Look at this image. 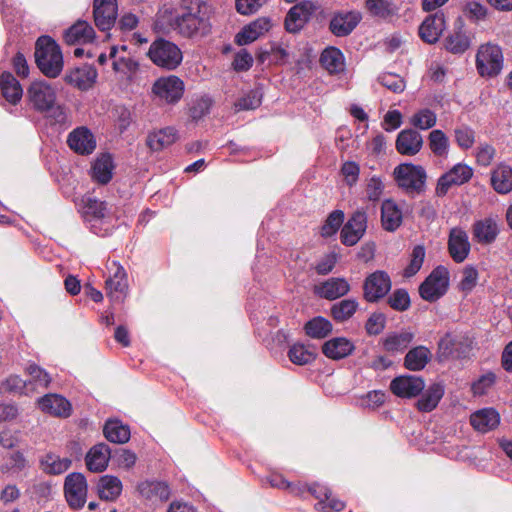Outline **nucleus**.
<instances>
[{
    "label": "nucleus",
    "mask_w": 512,
    "mask_h": 512,
    "mask_svg": "<svg viewBox=\"0 0 512 512\" xmlns=\"http://www.w3.org/2000/svg\"><path fill=\"white\" fill-rule=\"evenodd\" d=\"M175 29L188 38L207 35L211 30L208 5L203 0H181Z\"/></svg>",
    "instance_id": "f257e3e1"
},
{
    "label": "nucleus",
    "mask_w": 512,
    "mask_h": 512,
    "mask_svg": "<svg viewBox=\"0 0 512 512\" xmlns=\"http://www.w3.org/2000/svg\"><path fill=\"white\" fill-rule=\"evenodd\" d=\"M27 98L33 109L56 123H62L66 119L64 107L57 103L56 89L48 82L33 81L27 89Z\"/></svg>",
    "instance_id": "f03ea898"
},
{
    "label": "nucleus",
    "mask_w": 512,
    "mask_h": 512,
    "mask_svg": "<svg viewBox=\"0 0 512 512\" xmlns=\"http://www.w3.org/2000/svg\"><path fill=\"white\" fill-rule=\"evenodd\" d=\"M35 63L43 75L58 77L63 70V54L58 43L48 35L40 36L35 43Z\"/></svg>",
    "instance_id": "7ed1b4c3"
},
{
    "label": "nucleus",
    "mask_w": 512,
    "mask_h": 512,
    "mask_svg": "<svg viewBox=\"0 0 512 512\" xmlns=\"http://www.w3.org/2000/svg\"><path fill=\"white\" fill-rule=\"evenodd\" d=\"M473 340L466 334L447 332L437 344L439 362L468 358L472 351Z\"/></svg>",
    "instance_id": "20e7f679"
},
{
    "label": "nucleus",
    "mask_w": 512,
    "mask_h": 512,
    "mask_svg": "<svg viewBox=\"0 0 512 512\" xmlns=\"http://www.w3.org/2000/svg\"><path fill=\"white\" fill-rule=\"evenodd\" d=\"M503 52L499 45L488 42L479 46L476 54V69L482 77H496L503 69Z\"/></svg>",
    "instance_id": "39448f33"
},
{
    "label": "nucleus",
    "mask_w": 512,
    "mask_h": 512,
    "mask_svg": "<svg viewBox=\"0 0 512 512\" xmlns=\"http://www.w3.org/2000/svg\"><path fill=\"white\" fill-rule=\"evenodd\" d=\"M150 60L158 67L174 70L182 62V52L179 47L163 38L156 39L147 53Z\"/></svg>",
    "instance_id": "423d86ee"
},
{
    "label": "nucleus",
    "mask_w": 512,
    "mask_h": 512,
    "mask_svg": "<svg viewBox=\"0 0 512 512\" xmlns=\"http://www.w3.org/2000/svg\"><path fill=\"white\" fill-rule=\"evenodd\" d=\"M449 288V271L444 266L432 270L419 286L420 297L430 303L444 296Z\"/></svg>",
    "instance_id": "0eeeda50"
},
{
    "label": "nucleus",
    "mask_w": 512,
    "mask_h": 512,
    "mask_svg": "<svg viewBox=\"0 0 512 512\" xmlns=\"http://www.w3.org/2000/svg\"><path fill=\"white\" fill-rule=\"evenodd\" d=\"M394 176L399 187L408 193H421L425 189L426 172L420 165L400 164L394 169Z\"/></svg>",
    "instance_id": "6e6552de"
},
{
    "label": "nucleus",
    "mask_w": 512,
    "mask_h": 512,
    "mask_svg": "<svg viewBox=\"0 0 512 512\" xmlns=\"http://www.w3.org/2000/svg\"><path fill=\"white\" fill-rule=\"evenodd\" d=\"M64 496L71 509L84 507L87 500L88 485L85 476L79 472L68 474L64 481Z\"/></svg>",
    "instance_id": "1a4fd4ad"
},
{
    "label": "nucleus",
    "mask_w": 512,
    "mask_h": 512,
    "mask_svg": "<svg viewBox=\"0 0 512 512\" xmlns=\"http://www.w3.org/2000/svg\"><path fill=\"white\" fill-rule=\"evenodd\" d=\"M392 281L387 272L377 270L369 274L363 282V298L368 303H377L391 290Z\"/></svg>",
    "instance_id": "9d476101"
},
{
    "label": "nucleus",
    "mask_w": 512,
    "mask_h": 512,
    "mask_svg": "<svg viewBox=\"0 0 512 512\" xmlns=\"http://www.w3.org/2000/svg\"><path fill=\"white\" fill-rule=\"evenodd\" d=\"M185 91L184 82L175 75L158 78L153 86V94L166 104H176L183 97Z\"/></svg>",
    "instance_id": "9b49d317"
},
{
    "label": "nucleus",
    "mask_w": 512,
    "mask_h": 512,
    "mask_svg": "<svg viewBox=\"0 0 512 512\" xmlns=\"http://www.w3.org/2000/svg\"><path fill=\"white\" fill-rule=\"evenodd\" d=\"M317 6L310 0H303L290 8L285 17V29L289 33H298L310 21Z\"/></svg>",
    "instance_id": "f8f14e48"
},
{
    "label": "nucleus",
    "mask_w": 512,
    "mask_h": 512,
    "mask_svg": "<svg viewBox=\"0 0 512 512\" xmlns=\"http://www.w3.org/2000/svg\"><path fill=\"white\" fill-rule=\"evenodd\" d=\"M136 491L139 497L153 505L167 502L171 495L169 484L157 479H146L138 482Z\"/></svg>",
    "instance_id": "ddd939ff"
},
{
    "label": "nucleus",
    "mask_w": 512,
    "mask_h": 512,
    "mask_svg": "<svg viewBox=\"0 0 512 512\" xmlns=\"http://www.w3.org/2000/svg\"><path fill=\"white\" fill-rule=\"evenodd\" d=\"M473 176V170L466 164L458 163L448 172L440 176L435 193L438 197L445 196L452 186H460L467 183Z\"/></svg>",
    "instance_id": "4468645a"
},
{
    "label": "nucleus",
    "mask_w": 512,
    "mask_h": 512,
    "mask_svg": "<svg viewBox=\"0 0 512 512\" xmlns=\"http://www.w3.org/2000/svg\"><path fill=\"white\" fill-rule=\"evenodd\" d=\"M367 229V214L364 211H355L342 226L340 232L341 243L345 246H354L364 236Z\"/></svg>",
    "instance_id": "2eb2a0df"
},
{
    "label": "nucleus",
    "mask_w": 512,
    "mask_h": 512,
    "mask_svg": "<svg viewBox=\"0 0 512 512\" xmlns=\"http://www.w3.org/2000/svg\"><path fill=\"white\" fill-rule=\"evenodd\" d=\"M472 37L464 29V22L458 18L454 23V28L443 40L444 49L454 55L464 54L471 46Z\"/></svg>",
    "instance_id": "dca6fc26"
},
{
    "label": "nucleus",
    "mask_w": 512,
    "mask_h": 512,
    "mask_svg": "<svg viewBox=\"0 0 512 512\" xmlns=\"http://www.w3.org/2000/svg\"><path fill=\"white\" fill-rule=\"evenodd\" d=\"M391 392L400 398L411 399L420 395L424 388V379L415 375H401L390 382Z\"/></svg>",
    "instance_id": "f3484780"
},
{
    "label": "nucleus",
    "mask_w": 512,
    "mask_h": 512,
    "mask_svg": "<svg viewBox=\"0 0 512 512\" xmlns=\"http://www.w3.org/2000/svg\"><path fill=\"white\" fill-rule=\"evenodd\" d=\"M361 20L362 15L358 11L335 12L329 21V30L336 37H346L353 32Z\"/></svg>",
    "instance_id": "a211bd4d"
},
{
    "label": "nucleus",
    "mask_w": 512,
    "mask_h": 512,
    "mask_svg": "<svg viewBox=\"0 0 512 512\" xmlns=\"http://www.w3.org/2000/svg\"><path fill=\"white\" fill-rule=\"evenodd\" d=\"M118 15L117 0H94L93 16L95 25L101 31L110 30Z\"/></svg>",
    "instance_id": "6ab92c4d"
},
{
    "label": "nucleus",
    "mask_w": 512,
    "mask_h": 512,
    "mask_svg": "<svg viewBox=\"0 0 512 512\" xmlns=\"http://www.w3.org/2000/svg\"><path fill=\"white\" fill-rule=\"evenodd\" d=\"M446 28L445 14L438 11L428 15L418 28L420 39L427 44H435Z\"/></svg>",
    "instance_id": "aec40b11"
},
{
    "label": "nucleus",
    "mask_w": 512,
    "mask_h": 512,
    "mask_svg": "<svg viewBox=\"0 0 512 512\" xmlns=\"http://www.w3.org/2000/svg\"><path fill=\"white\" fill-rule=\"evenodd\" d=\"M40 410L46 414L59 418H68L71 415V403L59 394H46L38 399Z\"/></svg>",
    "instance_id": "412c9836"
},
{
    "label": "nucleus",
    "mask_w": 512,
    "mask_h": 512,
    "mask_svg": "<svg viewBox=\"0 0 512 512\" xmlns=\"http://www.w3.org/2000/svg\"><path fill=\"white\" fill-rule=\"evenodd\" d=\"M67 143L71 150L80 155H89L96 148L94 135L87 127H78L70 132Z\"/></svg>",
    "instance_id": "4be33fe9"
},
{
    "label": "nucleus",
    "mask_w": 512,
    "mask_h": 512,
    "mask_svg": "<svg viewBox=\"0 0 512 512\" xmlns=\"http://www.w3.org/2000/svg\"><path fill=\"white\" fill-rule=\"evenodd\" d=\"M351 287L349 282L343 277H332L314 288L315 294L326 300H336L347 295Z\"/></svg>",
    "instance_id": "5701e85b"
},
{
    "label": "nucleus",
    "mask_w": 512,
    "mask_h": 512,
    "mask_svg": "<svg viewBox=\"0 0 512 512\" xmlns=\"http://www.w3.org/2000/svg\"><path fill=\"white\" fill-rule=\"evenodd\" d=\"M467 233L461 228H452L449 233L448 251L456 263H462L470 252Z\"/></svg>",
    "instance_id": "b1692460"
},
{
    "label": "nucleus",
    "mask_w": 512,
    "mask_h": 512,
    "mask_svg": "<svg viewBox=\"0 0 512 512\" xmlns=\"http://www.w3.org/2000/svg\"><path fill=\"white\" fill-rule=\"evenodd\" d=\"M423 137L414 129H404L397 135L395 147L399 154L414 156L422 149Z\"/></svg>",
    "instance_id": "393cba45"
},
{
    "label": "nucleus",
    "mask_w": 512,
    "mask_h": 512,
    "mask_svg": "<svg viewBox=\"0 0 512 512\" xmlns=\"http://www.w3.org/2000/svg\"><path fill=\"white\" fill-rule=\"evenodd\" d=\"M96 78V69L90 65H83L67 71L64 76V81L79 90L86 91L92 87Z\"/></svg>",
    "instance_id": "a878e982"
},
{
    "label": "nucleus",
    "mask_w": 512,
    "mask_h": 512,
    "mask_svg": "<svg viewBox=\"0 0 512 512\" xmlns=\"http://www.w3.org/2000/svg\"><path fill=\"white\" fill-rule=\"evenodd\" d=\"M354 350V343L346 337H333L325 341L321 347L325 357L336 361L350 356Z\"/></svg>",
    "instance_id": "bb28decb"
},
{
    "label": "nucleus",
    "mask_w": 512,
    "mask_h": 512,
    "mask_svg": "<svg viewBox=\"0 0 512 512\" xmlns=\"http://www.w3.org/2000/svg\"><path fill=\"white\" fill-rule=\"evenodd\" d=\"M107 295L112 301L122 302L128 291L127 274L123 267L116 266L115 272L106 281Z\"/></svg>",
    "instance_id": "cd10ccee"
},
{
    "label": "nucleus",
    "mask_w": 512,
    "mask_h": 512,
    "mask_svg": "<svg viewBox=\"0 0 512 512\" xmlns=\"http://www.w3.org/2000/svg\"><path fill=\"white\" fill-rule=\"evenodd\" d=\"M95 31L86 21L78 20L64 31L63 40L68 45L86 44L93 42Z\"/></svg>",
    "instance_id": "c85d7f7f"
},
{
    "label": "nucleus",
    "mask_w": 512,
    "mask_h": 512,
    "mask_svg": "<svg viewBox=\"0 0 512 512\" xmlns=\"http://www.w3.org/2000/svg\"><path fill=\"white\" fill-rule=\"evenodd\" d=\"M111 457V451L107 444L99 443L90 448L85 456L87 469L100 473L106 470Z\"/></svg>",
    "instance_id": "c756f323"
},
{
    "label": "nucleus",
    "mask_w": 512,
    "mask_h": 512,
    "mask_svg": "<svg viewBox=\"0 0 512 512\" xmlns=\"http://www.w3.org/2000/svg\"><path fill=\"white\" fill-rule=\"evenodd\" d=\"M403 222L401 208L393 199H385L381 205V225L385 231H396Z\"/></svg>",
    "instance_id": "7c9ffc66"
},
{
    "label": "nucleus",
    "mask_w": 512,
    "mask_h": 512,
    "mask_svg": "<svg viewBox=\"0 0 512 512\" xmlns=\"http://www.w3.org/2000/svg\"><path fill=\"white\" fill-rule=\"evenodd\" d=\"M96 489L101 500L115 502L122 493L123 484L117 476L107 474L99 478Z\"/></svg>",
    "instance_id": "2f4dec72"
},
{
    "label": "nucleus",
    "mask_w": 512,
    "mask_h": 512,
    "mask_svg": "<svg viewBox=\"0 0 512 512\" xmlns=\"http://www.w3.org/2000/svg\"><path fill=\"white\" fill-rule=\"evenodd\" d=\"M499 423L500 415L494 408H483L472 413L470 416V424L481 433L497 428Z\"/></svg>",
    "instance_id": "473e14b6"
},
{
    "label": "nucleus",
    "mask_w": 512,
    "mask_h": 512,
    "mask_svg": "<svg viewBox=\"0 0 512 512\" xmlns=\"http://www.w3.org/2000/svg\"><path fill=\"white\" fill-rule=\"evenodd\" d=\"M1 96L11 105H17L23 96V89L19 81L9 71L0 74Z\"/></svg>",
    "instance_id": "72a5a7b5"
},
{
    "label": "nucleus",
    "mask_w": 512,
    "mask_h": 512,
    "mask_svg": "<svg viewBox=\"0 0 512 512\" xmlns=\"http://www.w3.org/2000/svg\"><path fill=\"white\" fill-rule=\"evenodd\" d=\"M114 168L111 154L103 153L94 161L91 168V177L98 184L106 185L113 177Z\"/></svg>",
    "instance_id": "f704fd0d"
},
{
    "label": "nucleus",
    "mask_w": 512,
    "mask_h": 512,
    "mask_svg": "<svg viewBox=\"0 0 512 512\" xmlns=\"http://www.w3.org/2000/svg\"><path fill=\"white\" fill-rule=\"evenodd\" d=\"M445 388L442 383L431 384L416 402V408L419 412L428 413L433 411L443 398Z\"/></svg>",
    "instance_id": "c9c22d12"
},
{
    "label": "nucleus",
    "mask_w": 512,
    "mask_h": 512,
    "mask_svg": "<svg viewBox=\"0 0 512 512\" xmlns=\"http://www.w3.org/2000/svg\"><path fill=\"white\" fill-rule=\"evenodd\" d=\"M319 63L329 74H340L345 70V57L342 51L334 46H329L322 51Z\"/></svg>",
    "instance_id": "e433bc0d"
},
{
    "label": "nucleus",
    "mask_w": 512,
    "mask_h": 512,
    "mask_svg": "<svg viewBox=\"0 0 512 512\" xmlns=\"http://www.w3.org/2000/svg\"><path fill=\"white\" fill-rule=\"evenodd\" d=\"M473 239L480 244H491L493 243L498 234L499 228L497 222L492 218H485L476 221L473 224Z\"/></svg>",
    "instance_id": "4c0bfd02"
},
{
    "label": "nucleus",
    "mask_w": 512,
    "mask_h": 512,
    "mask_svg": "<svg viewBox=\"0 0 512 512\" xmlns=\"http://www.w3.org/2000/svg\"><path fill=\"white\" fill-rule=\"evenodd\" d=\"M491 186L499 194L512 191V167L501 163L491 172Z\"/></svg>",
    "instance_id": "58836bf2"
},
{
    "label": "nucleus",
    "mask_w": 512,
    "mask_h": 512,
    "mask_svg": "<svg viewBox=\"0 0 512 512\" xmlns=\"http://www.w3.org/2000/svg\"><path fill=\"white\" fill-rule=\"evenodd\" d=\"M304 333L311 339H325L333 331L331 321L323 316H315L308 320L303 326Z\"/></svg>",
    "instance_id": "ea45409f"
},
{
    "label": "nucleus",
    "mask_w": 512,
    "mask_h": 512,
    "mask_svg": "<svg viewBox=\"0 0 512 512\" xmlns=\"http://www.w3.org/2000/svg\"><path fill=\"white\" fill-rule=\"evenodd\" d=\"M431 357V351L427 347H414L405 355L404 367L410 371H420L429 363Z\"/></svg>",
    "instance_id": "a19ab883"
},
{
    "label": "nucleus",
    "mask_w": 512,
    "mask_h": 512,
    "mask_svg": "<svg viewBox=\"0 0 512 512\" xmlns=\"http://www.w3.org/2000/svg\"><path fill=\"white\" fill-rule=\"evenodd\" d=\"M105 438L117 444H124L129 441L131 432L128 425H124L120 420H108L103 428Z\"/></svg>",
    "instance_id": "79ce46f5"
},
{
    "label": "nucleus",
    "mask_w": 512,
    "mask_h": 512,
    "mask_svg": "<svg viewBox=\"0 0 512 512\" xmlns=\"http://www.w3.org/2000/svg\"><path fill=\"white\" fill-rule=\"evenodd\" d=\"M365 7L373 17L390 20L397 16L398 8L391 0H365Z\"/></svg>",
    "instance_id": "37998d69"
},
{
    "label": "nucleus",
    "mask_w": 512,
    "mask_h": 512,
    "mask_svg": "<svg viewBox=\"0 0 512 512\" xmlns=\"http://www.w3.org/2000/svg\"><path fill=\"white\" fill-rule=\"evenodd\" d=\"M177 138V130L173 127H166L157 132L150 133L147 137V145L152 150L159 151L172 145Z\"/></svg>",
    "instance_id": "c03bdc74"
},
{
    "label": "nucleus",
    "mask_w": 512,
    "mask_h": 512,
    "mask_svg": "<svg viewBox=\"0 0 512 512\" xmlns=\"http://www.w3.org/2000/svg\"><path fill=\"white\" fill-rule=\"evenodd\" d=\"M428 146L434 156L447 158L450 141L448 136L440 129L432 130L428 135Z\"/></svg>",
    "instance_id": "a18cd8bd"
},
{
    "label": "nucleus",
    "mask_w": 512,
    "mask_h": 512,
    "mask_svg": "<svg viewBox=\"0 0 512 512\" xmlns=\"http://www.w3.org/2000/svg\"><path fill=\"white\" fill-rule=\"evenodd\" d=\"M72 464L69 458H61L56 454L48 453L40 460L41 469L50 475H58L67 471Z\"/></svg>",
    "instance_id": "49530a36"
},
{
    "label": "nucleus",
    "mask_w": 512,
    "mask_h": 512,
    "mask_svg": "<svg viewBox=\"0 0 512 512\" xmlns=\"http://www.w3.org/2000/svg\"><path fill=\"white\" fill-rule=\"evenodd\" d=\"M317 357L314 348L306 346L302 343L293 344L288 351L289 360L296 365H307L312 363Z\"/></svg>",
    "instance_id": "de8ad7c7"
},
{
    "label": "nucleus",
    "mask_w": 512,
    "mask_h": 512,
    "mask_svg": "<svg viewBox=\"0 0 512 512\" xmlns=\"http://www.w3.org/2000/svg\"><path fill=\"white\" fill-rule=\"evenodd\" d=\"M358 306L355 299H344L331 306L330 314L336 322L343 323L355 314Z\"/></svg>",
    "instance_id": "09e8293b"
},
{
    "label": "nucleus",
    "mask_w": 512,
    "mask_h": 512,
    "mask_svg": "<svg viewBox=\"0 0 512 512\" xmlns=\"http://www.w3.org/2000/svg\"><path fill=\"white\" fill-rule=\"evenodd\" d=\"M414 334L401 332L388 335L383 341V347L387 352L403 351L412 342Z\"/></svg>",
    "instance_id": "8fccbe9b"
},
{
    "label": "nucleus",
    "mask_w": 512,
    "mask_h": 512,
    "mask_svg": "<svg viewBox=\"0 0 512 512\" xmlns=\"http://www.w3.org/2000/svg\"><path fill=\"white\" fill-rule=\"evenodd\" d=\"M344 212L342 210L332 211L321 226L320 234L324 238L334 236L344 222Z\"/></svg>",
    "instance_id": "3c124183"
},
{
    "label": "nucleus",
    "mask_w": 512,
    "mask_h": 512,
    "mask_svg": "<svg viewBox=\"0 0 512 512\" xmlns=\"http://www.w3.org/2000/svg\"><path fill=\"white\" fill-rule=\"evenodd\" d=\"M437 115L434 111L424 108L410 118V124L420 130H428L436 125Z\"/></svg>",
    "instance_id": "603ef678"
},
{
    "label": "nucleus",
    "mask_w": 512,
    "mask_h": 512,
    "mask_svg": "<svg viewBox=\"0 0 512 512\" xmlns=\"http://www.w3.org/2000/svg\"><path fill=\"white\" fill-rule=\"evenodd\" d=\"M425 248L422 245H416L410 255V261L407 267L404 269L403 276L410 278L418 273L421 269L425 259Z\"/></svg>",
    "instance_id": "864d4df0"
},
{
    "label": "nucleus",
    "mask_w": 512,
    "mask_h": 512,
    "mask_svg": "<svg viewBox=\"0 0 512 512\" xmlns=\"http://www.w3.org/2000/svg\"><path fill=\"white\" fill-rule=\"evenodd\" d=\"M388 305L395 311L404 312L411 306L409 293L406 289H395L387 298Z\"/></svg>",
    "instance_id": "5fc2aeb1"
},
{
    "label": "nucleus",
    "mask_w": 512,
    "mask_h": 512,
    "mask_svg": "<svg viewBox=\"0 0 512 512\" xmlns=\"http://www.w3.org/2000/svg\"><path fill=\"white\" fill-rule=\"evenodd\" d=\"M464 15L472 22L484 21L488 15V9L478 1H469L463 8Z\"/></svg>",
    "instance_id": "6e6d98bb"
},
{
    "label": "nucleus",
    "mask_w": 512,
    "mask_h": 512,
    "mask_svg": "<svg viewBox=\"0 0 512 512\" xmlns=\"http://www.w3.org/2000/svg\"><path fill=\"white\" fill-rule=\"evenodd\" d=\"M454 136L457 145L463 150L471 148L475 143V132L466 125L455 128Z\"/></svg>",
    "instance_id": "4d7b16f0"
},
{
    "label": "nucleus",
    "mask_w": 512,
    "mask_h": 512,
    "mask_svg": "<svg viewBox=\"0 0 512 512\" xmlns=\"http://www.w3.org/2000/svg\"><path fill=\"white\" fill-rule=\"evenodd\" d=\"M27 373L30 376V383H33L36 387L47 388L51 383L50 375L36 364L29 365Z\"/></svg>",
    "instance_id": "13d9d810"
},
{
    "label": "nucleus",
    "mask_w": 512,
    "mask_h": 512,
    "mask_svg": "<svg viewBox=\"0 0 512 512\" xmlns=\"http://www.w3.org/2000/svg\"><path fill=\"white\" fill-rule=\"evenodd\" d=\"M213 104L212 99L205 95L196 99L189 109L190 116L193 120H199L210 112Z\"/></svg>",
    "instance_id": "bf43d9fd"
},
{
    "label": "nucleus",
    "mask_w": 512,
    "mask_h": 512,
    "mask_svg": "<svg viewBox=\"0 0 512 512\" xmlns=\"http://www.w3.org/2000/svg\"><path fill=\"white\" fill-rule=\"evenodd\" d=\"M379 83L393 93H401L405 89L404 79L394 73H384L378 78Z\"/></svg>",
    "instance_id": "052dcab7"
},
{
    "label": "nucleus",
    "mask_w": 512,
    "mask_h": 512,
    "mask_svg": "<svg viewBox=\"0 0 512 512\" xmlns=\"http://www.w3.org/2000/svg\"><path fill=\"white\" fill-rule=\"evenodd\" d=\"M386 317L383 313H372L365 324L366 333L370 336L379 335L385 328Z\"/></svg>",
    "instance_id": "680f3d73"
},
{
    "label": "nucleus",
    "mask_w": 512,
    "mask_h": 512,
    "mask_svg": "<svg viewBox=\"0 0 512 512\" xmlns=\"http://www.w3.org/2000/svg\"><path fill=\"white\" fill-rule=\"evenodd\" d=\"M478 280V271L473 266H466L463 269V277L459 283V288L463 292H471L476 286Z\"/></svg>",
    "instance_id": "e2e57ef3"
},
{
    "label": "nucleus",
    "mask_w": 512,
    "mask_h": 512,
    "mask_svg": "<svg viewBox=\"0 0 512 512\" xmlns=\"http://www.w3.org/2000/svg\"><path fill=\"white\" fill-rule=\"evenodd\" d=\"M341 173L344 176L346 184L353 186L358 181L360 167L354 161H346L341 167Z\"/></svg>",
    "instance_id": "0e129e2a"
},
{
    "label": "nucleus",
    "mask_w": 512,
    "mask_h": 512,
    "mask_svg": "<svg viewBox=\"0 0 512 512\" xmlns=\"http://www.w3.org/2000/svg\"><path fill=\"white\" fill-rule=\"evenodd\" d=\"M269 0H236V10L242 15H250L259 10Z\"/></svg>",
    "instance_id": "69168bd1"
},
{
    "label": "nucleus",
    "mask_w": 512,
    "mask_h": 512,
    "mask_svg": "<svg viewBox=\"0 0 512 512\" xmlns=\"http://www.w3.org/2000/svg\"><path fill=\"white\" fill-rule=\"evenodd\" d=\"M84 209L85 215L91 216L94 219H101L105 216L106 206L102 201L89 198L85 203Z\"/></svg>",
    "instance_id": "338daca9"
},
{
    "label": "nucleus",
    "mask_w": 512,
    "mask_h": 512,
    "mask_svg": "<svg viewBox=\"0 0 512 512\" xmlns=\"http://www.w3.org/2000/svg\"><path fill=\"white\" fill-rule=\"evenodd\" d=\"M337 255L329 253L323 256L316 264L315 271L318 275H327L334 269L337 263Z\"/></svg>",
    "instance_id": "774afa93"
}]
</instances>
